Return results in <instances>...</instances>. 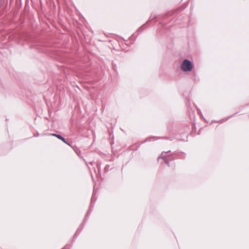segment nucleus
<instances>
[{"instance_id":"nucleus-1","label":"nucleus","mask_w":249,"mask_h":249,"mask_svg":"<svg viewBox=\"0 0 249 249\" xmlns=\"http://www.w3.org/2000/svg\"><path fill=\"white\" fill-rule=\"evenodd\" d=\"M193 67L194 64L188 59L184 60L180 66L181 69L183 71H190Z\"/></svg>"},{"instance_id":"nucleus-2","label":"nucleus","mask_w":249,"mask_h":249,"mask_svg":"<svg viewBox=\"0 0 249 249\" xmlns=\"http://www.w3.org/2000/svg\"><path fill=\"white\" fill-rule=\"evenodd\" d=\"M95 195H96L95 193H94V192H93L91 198V203H90V205L89 206V208L85 215L84 220H85L86 218H87L89 215L90 211H91L92 208L93 207L94 203L95 202V201L96 200V197H95Z\"/></svg>"},{"instance_id":"nucleus-3","label":"nucleus","mask_w":249,"mask_h":249,"mask_svg":"<svg viewBox=\"0 0 249 249\" xmlns=\"http://www.w3.org/2000/svg\"><path fill=\"white\" fill-rule=\"evenodd\" d=\"M171 151H168V152H163L161 153V156L159 157L158 159V160L160 158H162L164 161L165 164H166L168 166H169V160H173V158L170 156H165L164 154L167 153H170Z\"/></svg>"},{"instance_id":"nucleus-4","label":"nucleus","mask_w":249,"mask_h":249,"mask_svg":"<svg viewBox=\"0 0 249 249\" xmlns=\"http://www.w3.org/2000/svg\"><path fill=\"white\" fill-rule=\"evenodd\" d=\"M50 135L51 136H54V137H56V138H57L58 139L62 141L64 143L67 144L68 145H70V144L69 143H68L66 139L63 137L61 135H59V134H55V133H52V134H51Z\"/></svg>"},{"instance_id":"nucleus-5","label":"nucleus","mask_w":249,"mask_h":249,"mask_svg":"<svg viewBox=\"0 0 249 249\" xmlns=\"http://www.w3.org/2000/svg\"><path fill=\"white\" fill-rule=\"evenodd\" d=\"M143 27H142V26L138 29L137 32L140 33V32H142L143 31Z\"/></svg>"},{"instance_id":"nucleus-6","label":"nucleus","mask_w":249,"mask_h":249,"mask_svg":"<svg viewBox=\"0 0 249 249\" xmlns=\"http://www.w3.org/2000/svg\"><path fill=\"white\" fill-rule=\"evenodd\" d=\"M109 165H107L105 167V170L106 171H108V170H109Z\"/></svg>"},{"instance_id":"nucleus-7","label":"nucleus","mask_w":249,"mask_h":249,"mask_svg":"<svg viewBox=\"0 0 249 249\" xmlns=\"http://www.w3.org/2000/svg\"><path fill=\"white\" fill-rule=\"evenodd\" d=\"M155 140V138H154V137H153V138H149L147 139L146 140V141H151V140Z\"/></svg>"},{"instance_id":"nucleus-8","label":"nucleus","mask_w":249,"mask_h":249,"mask_svg":"<svg viewBox=\"0 0 249 249\" xmlns=\"http://www.w3.org/2000/svg\"><path fill=\"white\" fill-rule=\"evenodd\" d=\"M62 249H70V247L69 245H66L65 247Z\"/></svg>"}]
</instances>
